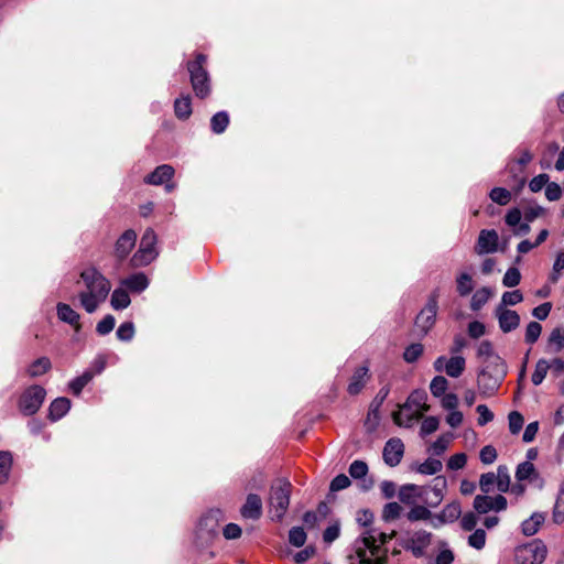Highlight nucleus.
<instances>
[{
  "label": "nucleus",
  "instance_id": "nucleus-1",
  "mask_svg": "<svg viewBox=\"0 0 564 564\" xmlns=\"http://www.w3.org/2000/svg\"><path fill=\"white\" fill-rule=\"evenodd\" d=\"M79 276L86 290L78 294V299L85 311L91 314L100 303L106 301L111 290V283L95 267L83 270Z\"/></svg>",
  "mask_w": 564,
  "mask_h": 564
},
{
  "label": "nucleus",
  "instance_id": "nucleus-2",
  "mask_svg": "<svg viewBox=\"0 0 564 564\" xmlns=\"http://www.w3.org/2000/svg\"><path fill=\"white\" fill-rule=\"evenodd\" d=\"M508 371L507 364L501 357H495L494 362L484 364L477 375V387L480 394L491 397L500 387Z\"/></svg>",
  "mask_w": 564,
  "mask_h": 564
},
{
  "label": "nucleus",
  "instance_id": "nucleus-3",
  "mask_svg": "<svg viewBox=\"0 0 564 564\" xmlns=\"http://www.w3.org/2000/svg\"><path fill=\"white\" fill-rule=\"evenodd\" d=\"M205 63L206 56L200 53L196 55L194 61L187 63L192 88L196 97L200 99H205L210 94V79L208 72L204 67Z\"/></svg>",
  "mask_w": 564,
  "mask_h": 564
},
{
  "label": "nucleus",
  "instance_id": "nucleus-4",
  "mask_svg": "<svg viewBox=\"0 0 564 564\" xmlns=\"http://www.w3.org/2000/svg\"><path fill=\"white\" fill-rule=\"evenodd\" d=\"M292 484L285 478L275 479L270 487L269 505L278 521H281L289 508Z\"/></svg>",
  "mask_w": 564,
  "mask_h": 564
},
{
  "label": "nucleus",
  "instance_id": "nucleus-5",
  "mask_svg": "<svg viewBox=\"0 0 564 564\" xmlns=\"http://www.w3.org/2000/svg\"><path fill=\"white\" fill-rule=\"evenodd\" d=\"M547 555L546 545L539 539L520 545L514 551L516 564H542Z\"/></svg>",
  "mask_w": 564,
  "mask_h": 564
},
{
  "label": "nucleus",
  "instance_id": "nucleus-6",
  "mask_svg": "<svg viewBox=\"0 0 564 564\" xmlns=\"http://www.w3.org/2000/svg\"><path fill=\"white\" fill-rule=\"evenodd\" d=\"M156 235L154 230L148 228L141 238L139 250L133 254V257L130 260L131 265L134 268L143 267L153 261L158 256V252L154 249Z\"/></svg>",
  "mask_w": 564,
  "mask_h": 564
},
{
  "label": "nucleus",
  "instance_id": "nucleus-7",
  "mask_svg": "<svg viewBox=\"0 0 564 564\" xmlns=\"http://www.w3.org/2000/svg\"><path fill=\"white\" fill-rule=\"evenodd\" d=\"M437 299L436 295H432L426 305L421 310V312L416 315L414 321V334L419 337H424L431 330V328L435 324L436 314H437Z\"/></svg>",
  "mask_w": 564,
  "mask_h": 564
},
{
  "label": "nucleus",
  "instance_id": "nucleus-8",
  "mask_svg": "<svg viewBox=\"0 0 564 564\" xmlns=\"http://www.w3.org/2000/svg\"><path fill=\"white\" fill-rule=\"evenodd\" d=\"M224 519L220 509H210L202 516L197 527V536L205 542L218 535L219 523Z\"/></svg>",
  "mask_w": 564,
  "mask_h": 564
},
{
  "label": "nucleus",
  "instance_id": "nucleus-9",
  "mask_svg": "<svg viewBox=\"0 0 564 564\" xmlns=\"http://www.w3.org/2000/svg\"><path fill=\"white\" fill-rule=\"evenodd\" d=\"M46 391L41 386L29 387L20 397L19 409L26 415L35 414L44 402Z\"/></svg>",
  "mask_w": 564,
  "mask_h": 564
},
{
  "label": "nucleus",
  "instance_id": "nucleus-10",
  "mask_svg": "<svg viewBox=\"0 0 564 564\" xmlns=\"http://www.w3.org/2000/svg\"><path fill=\"white\" fill-rule=\"evenodd\" d=\"M389 393H390V387L389 386H384V387H382L379 390L377 395L371 401V403L369 405L368 414H367V417H366V421H365V425H366L368 431L372 432L379 425V422H380V415H379L380 408H381L382 403L384 402V400L387 399V397L389 395Z\"/></svg>",
  "mask_w": 564,
  "mask_h": 564
},
{
  "label": "nucleus",
  "instance_id": "nucleus-11",
  "mask_svg": "<svg viewBox=\"0 0 564 564\" xmlns=\"http://www.w3.org/2000/svg\"><path fill=\"white\" fill-rule=\"evenodd\" d=\"M404 454V445L400 438H390L382 452L384 463L390 467H395L400 464Z\"/></svg>",
  "mask_w": 564,
  "mask_h": 564
},
{
  "label": "nucleus",
  "instance_id": "nucleus-12",
  "mask_svg": "<svg viewBox=\"0 0 564 564\" xmlns=\"http://www.w3.org/2000/svg\"><path fill=\"white\" fill-rule=\"evenodd\" d=\"M425 494H427V486L406 484L400 487L398 497L402 503L413 506L416 505V500L423 502Z\"/></svg>",
  "mask_w": 564,
  "mask_h": 564
},
{
  "label": "nucleus",
  "instance_id": "nucleus-13",
  "mask_svg": "<svg viewBox=\"0 0 564 564\" xmlns=\"http://www.w3.org/2000/svg\"><path fill=\"white\" fill-rule=\"evenodd\" d=\"M498 240L499 237L496 230L482 229L477 239L476 252L478 254L496 252L498 248Z\"/></svg>",
  "mask_w": 564,
  "mask_h": 564
},
{
  "label": "nucleus",
  "instance_id": "nucleus-14",
  "mask_svg": "<svg viewBox=\"0 0 564 564\" xmlns=\"http://www.w3.org/2000/svg\"><path fill=\"white\" fill-rule=\"evenodd\" d=\"M495 313L499 322V327L503 333H510L519 327L520 315L516 311L497 306Z\"/></svg>",
  "mask_w": 564,
  "mask_h": 564
},
{
  "label": "nucleus",
  "instance_id": "nucleus-15",
  "mask_svg": "<svg viewBox=\"0 0 564 564\" xmlns=\"http://www.w3.org/2000/svg\"><path fill=\"white\" fill-rule=\"evenodd\" d=\"M240 514L245 519L259 520L262 516V500L260 496L249 494L240 509Z\"/></svg>",
  "mask_w": 564,
  "mask_h": 564
},
{
  "label": "nucleus",
  "instance_id": "nucleus-16",
  "mask_svg": "<svg viewBox=\"0 0 564 564\" xmlns=\"http://www.w3.org/2000/svg\"><path fill=\"white\" fill-rule=\"evenodd\" d=\"M137 240V234L132 229L126 230L117 240L115 247L116 257L122 261L133 249Z\"/></svg>",
  "mask_w": 564,
  "mask_h": 564
},
{
  "label": "nucleus",
  "instance_id": "nucleus-17",
  "mask_svg": "<svg viewBox=\"0 0 564 564\" xmlns=\"http://www.w3.org/2000/svg\"><path fill=\"white\" fill-rule=\"evenodd\" d=\"M369 379L370 375L368 366H361L357 368L349 380L347 392L350 395L359 394L367 384Z\"/></svg>",
  "mask_w": 564,
  "mask_h": 564
},
{
  "label": "nucleus",
  "instance_id": "nucleus-18",
  "mask_svg": "<svg viewBox=\"0 0 564 564\" xmlns=\"http://www.w3.org/2000/svg\"><path fill=\"white\" fill-rule=\"evenodd\" d=\"M173 166L169 164L159 165L152 173L144 177V183L151 185H162L169 182L174 175Z\"/></svg>",
  "mask_w": 564,
  "mask_h": 564
},
{
  "label": "nucleus",
  "instance_id": "nucleus-19",
  "mask_svg": "<svg viewBox=\"0 0 564 564\" xmlns=\"http://www.w3.org/2000/svg\"><path fill=\"white\" fill-rule=\"evenodd\" d=\"M56 311H57V316L62 322L67 323L70 326H73L76 332L80 330V328H82V326L79 324L80 316L68 304L58 303L56 305Z\"/></svg>",
  "mask_w": 564,
  "mask_h": 564
},
{
  "label": "nucleus",
  "instance_id": "nucleus-20",
  "mask_svg": "<svg viewBox=\"0 0 564 564\" xmlns=\"http://www.w3.org/2000/svg\"><path fill=\"white\" fill-rule=\"evenodd\" d=\"M432 534L427 531L421 530L414 533V536L411 540L412 545H406V549H410L415 556H422L423 550L430 545Z\"/></svg>",
  "mask_w": 564,
  "mask_h": 564
},
{
  "label": "nucleus",
  "instance_id": "nucleus-21",
  "mask_svg": "<svg viewBox=\"0 0 564 564\" xmlns=\"http://www.w3.org/2000/svg\"><path fill=\"white\" fill-rule=\"evenodd\" d=\"M70 409V401L67 398H56L50 405L48 419L51 421H57L62 419Z\"/></svg>",
  "mask_w": 564,
  "mask_h": 564
},
{
  "label": "nucleus",
  "instance_id": "nucleus-22",
  "mask_svg": "<svg viewBox=\"0 0 564 564\" xmlns=\"http://www.w3.org/2000/svg\"><path fill=\"white\" fill-rule=\"evenodd\" d=\"M545 521V513L534 512L529 519L521 523V531L525 536L534 535Z\"/></svg>",
  "mask_w": 564,
  "mask_h": 564
},
{
  "label": "nucleus",
  "instance_id": "nucleus-23",
  "mask_svg": "<svg viewBox=\"0 0 564 564\" xmlns=\"http://www.w3.org/2000/svg\"><path fill=\"white\" fill-rule=\"evenodd\" d=\"M430 410V405L424 402V405L417 408L416 412H411L405 414V423L402 421L401 412H394L392 417L397 425L399 426H411L414 421H419L422 419L423 413Z\"/></svg>",
  "mask_w": 564,
  "mask_h": 564
},
{
  "label": "nucleus",
  "instance_id": "nucleus-24",
  "mask_svg": "<svg viewBox=\"0 0 564 564\" xmlns=\"http://www.w3.org/2000/svg\"><path fill=\"white\" fill-rule=\"evenodd\" d=\"M462 514L460 505L458 501H453L444 507L442 512L436 517L441 524L446 522L456 521Z\"/></svg>",
  "mask_w": 564,
  "mask_h": 564
},
{
  "label": "nucleus",
  "instance_id": "nucleus-25",
  "mask_svg": "<svg viewBox=\"0 0 564 564\" xmlns=\"http://www.w3.org/2000/svg\"><path fill=\"white\" fill-rule=\"evenodd\" d=\"M129 291L141 292L148 288L149 281L144 273H134L121 281Z\"/></svg>",
  "mask_w": 564,
  "mask_h": 564
},
{
  "label": "nucleus",
  "instance_id": "nucleus-26",
  "mask_svg": "<svg viewBox=\"0 0 564 564\" xmlns=\"http://www.w3.org/2000/svg\"><path fill=\"white\" fill-rule=\"evenodd\" d=\"M465 358L462 356H453L446 361L445 372L452 378H458L465 370Z\"/></svg>",
  "mask_w": 564,
  "mask_h": 564
},
{
  "label": "nucleus",
  "instance_id": "nucleus-27",
  "mask_svg": "<svg viewBox=\"0 0 564 564\" xmlns=\"http://www.w3.org/2000/svg\"><path fill=\"white\" fill-rule=\"evenodd\" d=\"M174 112L175 116L181 120L189 118V116L192 115V102L189 95L182 96L181 98L175 99Z\"/></svg>",
  "mask_w": 564,
  "mask_h": 564
},
{
  "label": "nucleus",
  "instance_id": "nucleus-28",
  "mask_svg": "<svg viewBox=\"0 0 564 564\" xmlns=\"http://www.w3.org/2000/svg\"><path fill=\"white\" fill-rule=\"evenodd\" d=\"M427 400V393L424 390H414L408 398L406 402L401 405V414L403 412H409L413 406L419 408L424 405V402Z\"/></svg>",
  "mask_w": 564,
  "mask_h": 564
},
{
  "label": "nucleus",
  "instance_id": "nucleus-29",
  "mask_svg": "<svg viewBox=\"0 0 564 564\" xmlns=\"http://www.w3.org/2000/svg\"><path fill=\"white\" fill-rule=\"evenodd\" d=\"M547 349L551 352H558L564 349V328H554L547 339Z\"/></svg>",
  "mask_w": 564,
  "mask_h": 564
},
{
  "label": "nucleus",
  "instance_id": "nucleus-30",
  "mask_svg": "<svg viewBox=\"0 0 564 564\" xmlns=\"http://www.w3.org/2000/svg\"><path fill=\"white\" fill-rule=\"evenodd\" d=\"M131 303L128 291L121 288L116 289L111 294L110 304L113 310L127 308Z\"/></svg>",
  "mask_w": 564,
  "mask_h": 564
},
{
  "label": "nucleus",
  "instance_id": "nucleus-31",
  "mask_svg": "<svg viewBox=\"0 0 564 564\" xmlns=\"http://www.w3.org/2000/svg\"><path fill=\"white\" fill-rule=\"evenodd\" d=\"M443 464L440 459L429 458L424 463L413 466L412 469L416 470L422 475H435L441 471Z\"/></svg>",
  "mask_w": 564,
  "mask_h": 564
},
{
  "label": "nucleus",
  "instance_id": "nucleus-32",
  "mask_svg": "<svg viewBox=\"0 0 564 564\" xmlns=\"http://www.w3.org/2000/svg\"><path fill=\"white\" fill-rule=\"evenodd\" d=\"M52 368L51 360L47 357H41L34 360L29 369L28 375L32 378L46 373Z\"/></svg>",
  "mask_w": 564,
  "mask_h": 564
},
{
  "label": "nucleus",
  "instance_id": "nucleus-33",
  "mask_svg": "<svg viewBox=\"0 0 564 564\" xmlns=\"http://www.w3.org/2000/svg\"><path fill=\"white\" fill-rule=\"evenodd\" d=\"M12 463V454L8 451H0V485L8 481Z\"/></svg>",
  "mask_w": 564,
  "mask_h": 564
},
{
  "label": "nucleus",
  "instance_id": "nucleus-34",
  "mask_svg": "<svg viewBox=\"0 0 564 564\" xmlns=\"http://www.w3.org/2000/svg\"><path fill=\"white\" fill-rule=\"evenodd\" d=\"M491 295V290L487 286L477 290L471 297L470 308L473 311H479L488 302Z\"/></svg>",
  "mask_w": 564,
  "mask_h": 564
},
{
  "label": "nucleus",
  "instance_id": "nucleus-35",
  "mask_svg": "<svg viewBox=\"0 0 564 564\" xmlns=\"http://www.w3.org/2000/svg\"><path fill=\"white\" fill-rule=\"evenodd\" d=\"M552 520L556 524L564 522V484L561 485L560 491L553 508Z\"/></svg>",
  "mask_w": 564,
  "mask_h": 564
},
{
  "label": "nucleus",
  "instance_id": "nucleus-36",
  "mask_svg": "<svg viewBox=\"0 0 564 564\" xmlns=\"http://www.w3.org/2000/svg\"><path fill=\"white\" fill-rule=\"evenodd\" d=\"M229 124V116L226 111L215 113L210 119V128L214 133H223Z\"/></svg>",
  "mask_w": 564,
  "mask_h": 564
},
{
  "label": "nucleus",
  "instance_id": "nucleus-37",
  "mask_svg": "<svg viewBox=\"0 0 564 564\" xmlns=\"http://www.w3.org/2000/svg\"><path fill=\"white\" fill-rule=\"evenodd\" d=\"M496 484L500 492H507L510 487L509 469L506 465H500L497 468Z\"/></svg>",
  "mask_w": 564,
  "mask_h": 564
},
{
  "label": "nucleus",
  "instance_id": "nucleus-38",
  "mask_svg": "<svg viewBox=\"0 0 564 564\" xmlns=\"http://www.w3.org/2000/svg\"><path fill=\"white\" fill-rule=\"evenodd\" d=\"M477 356L478 358L482 359L484 364L494 362L495 357H500L499 355L495 354L494 346L489 340H482L479 344L477 349Z\"/></svg>",
  "mask_w": 564,
  "mask_h": 564
},
{
  "label": "nucleus",
  "instance_id": "nucleus-39",
  "mask_svg": "<svg viewBox=\"0 0 564 564\" xmlns=\"http://www.w3.org/2000/svg\"><path fill=\"white\" fill-rule=\"evenodd\" d=\"M432 513L427 509V507L423 505H413L411 510L408 512L406 518L411 522L420 521V520H429Z\"/></svg>",
  "mask_w": 564,
  "mask_h": 564
},
{
  "label": "nucleus",
  "instance_id": "nucleus-40",
  "mask_svg": "<svg viewBox=\"0 0 564 564\" xmlns=\"http://www.w3.org/2000/svg\"><path fill=\"white\" fill-rule=\"evenodd\" d=\"M93 378L94 373L91 371H85L82 376L69 382V389L75 395H79L85 386L88 384Z\"/></svg>",
  "mask_w": 564,
  "mask_h": 564
},
{
  "label": "nucleus",
  "instance_id": "nucleus-41",
  "mask_svg": "<svg viewBox=\"0 0 564 564\" xmlns=\"http://www.w3.org/2000/svg\"><path fill=\"white\" fill-rule=\"evenodd\" d=\"M550 369V362L545 359H540L536 365L534 372L532 373L531 381L534 386H539L543 382L546 377L547 370Z\"/></svg>",
  "mask_w": 564,
  "mask_h": 564
},
{
  "label": "nucleus",
  "instance_id": "nucleus-42",
  "mask_svg": "<svg viewBox=\"0 0 564 564\" xmlns=\"http://www.w3.org/2000/svg\"><path fill=\"white\" fill-rule=\"evenodd\" d=\"M307 534L302 527H293L289 531V542L295 547H301L305 544Z\"/></svg>",
  "mask_w": 564,
  "mask_h": 564
},
{
  "label": "nucleus",
  "instance_id": "nucleus-43",
  "mask_svg": "<svg viewBox=\"0 0 564 564\" xmlns=\"http://www.w3.org/2000/svg\"><path fill=\"white\" fill-rule=\"evenodd\" d=\"M447 387H448L447 379L443 376H436L431 381L430 390L434 397L440 398L445 394Z\"/></svg>",
  "mask_w": 564,
  "mask_h": 564
},
{
  "label": "nucleus",
  "instance_id": "nucleus-44",
  "mask_svg": "<svg viewBox=\"0 0 564 564\" xmlns=\"http://www.w3.org/2000/svg\"><path fill=\"white\" fill-rule=\"evenodd\" d=\"M456 283H457V292L460 296L468 295L474 289L473 279H471L470 274H468V273H462L457 278Z\"/></svg>",
  "mask_w": 564,
  "mask_h": 564
},
{
  "label": "nucleus",
  "instance_id": "nucleus-45",
  "mask_svg": "<svg viewBox=\"0 0 564 564\" xmlns=\"http://www.w3.org/2000/svg\"><path fill=\"white\" fill-rule=\"evenodd\" d=\"M423 345L420 343H414L408 346L403 352V359L409 362H415L423 354Z\"/></svg>",
  "mask_w": 564,
  "mask_h": 564
},
{
  "label": "nucleus",
  "instance_id": "nucleus-46",
  "mask_svg": "<svg viewBox=\"0 0 564 564\" xmlns=\"http://www.w3.org/2000/svg\"><path fill=\"white\" fill-rule=\"evenodd\" d=\"M474 509L481 514L494 510L491 497L487 495H477L474 499Z\"/></svg>",
  "mask_w": 564,
  "mask_h": 564
},
{
  "label": "nucleus",
  "instance_id": "nucleus-47",
  "mask_svg": "<svg viewBox=\"0 0 564 564\" xmlns=\"http://www.w3.org/2000/svg\"><path fill=\"white\" fill-rule=\"evenodd\" d=\"M533 475H535V467L531 462L527 460L518 465L516 470V478L519 481L528 480Z\"/></svg>",
  "mask_w": 564,
  "mask_h": 564
},
{
  "label": "nucleus",
  "instance_id": "nucleus-48",
  "mask_svg": "<svg viewBox=\"0 0 564 564\" xmlns=\"http://www.w3.org/2000/svg\"><path fill=\"white\" fill-rule=\"evenodd\" d=\"M492 202L503 206L511 199V193L503 187H494L489 194Z\"/></svg>",
  "mask_w": 564,
  "mask_h": 564
},
{
  "label": "nucleus",
  "instance_id": "nucleus-49",
  "mask_svg": "<svg viewBox=\"0 0 564 564\" xmlns=\"http://www.w3.org/2000/svg\"><path fill=\"white\" fill-rule=\"evenodd\" d=\"M402 507L398 502H389L383 507L382 519L386 522L395 520L400 517Z\"/></svg>",
  "mask_w": 564,
  "mask_h": 564
},
{
  "label": "nucleus",
  "instance_id": "nucleus-50",
  "mask_svg": "<svg viewBox=\"0 0 564 564\" xmlns=\"http://www.w3.org/2000/svg\"><path fill=\"white\" fill-rule=\"evenodd\" d=\"M542 333V326L538 322H530L525 329L524 340L527 344H534Z\"/></svg>",
  "mask_w": 564,
  "mask_h": 564
},
{
  "label": "nucleus",
  "instance_id": "nucleus-51",
  "mask_svg": "<svg viewBox=\"0 0 564 564\" xmlns=\"http://www.w3.org/2000/svg\"><path fill=\"white\" fill-rule=\"evenodd\" d=\"M521 281V273L519 269L512 267L507 270L502 278V284L506 288H514L517 286Z\"/></svg>",
  "mask_w": 564,
  "mask_h": 564
},
{
  "label": "nucleus",
  "instance_id": "nucleus-52",
  "mask_svg": "<svg viewBox=\"0 0 564 564\" xmlns=\"http://www.w3.org/2000/svg\"><path fill=\"white\" fill-rule=\"evenodd\" d=\"M117 338L122 341H130L134 336V325L132 322L122 323L117 332Z\"/></svg>",
  "mask_w": 564,
  "mask_h": 564
},
{
  "label": "nucleus",
  "instance_id": "nucleus-53",
  "mask_svg": "<svg viewBox=\"0 0 564 564\" xmlns=\"http://www.w3.org/2000/svg\"><path fill=\"white\" fill-rule=\"evenodd\" d=\"M509 420V430L511 434H518L524 423L523 415L518 411H512L508 415Z\"/></svg>",
  "mask_w": 564,
  "mask_h": 564
},
{
  "label": "nucleus",
  "instance_id": "nucleus-54",
  "mask_svg": "<svg viewBox=\"0 0 564 564\" xmlns=\"http://www.w3.org/2000/svg\"><path fill=\"white\" fill-rule=\"evenodd\" d=\"M115 325H116V318L111 314H108L97 324L96 332L99 335L105 336V335L109 334L110 332H112V329L115 328Z\"/></svg>",
  "mask_w": 564,
  "mask_h": 564
},
{
  "label": "nucleus",
  "instance_id": "nucleus-55",
  "mask_svg": "<svg viewBox=\"0 0 564 564\" xmlns=\"http://www.w3.org/2000/svg\"><path fill=\"white\" fill-rule=\"evenodd\" d=\"M348 471L352 478L361 479L368 474V465L364 460H354Z\"/></svg>",
  "mask_w": 564,
  "mask_h": 564
},
{
  "label": "nucleus",
  "instance_id": "nucleus-56",
  "mask_svg": "<svg viewBox=\"0 0 564 564\" xmlns=\"http://www.w3.org/2000/svg\"><path fill=\"white\" fill-rule=\"evenodd\" d=\"M523 301V295L520 290L512 292H505L501 297V303L498 306L506 308L508 305H516Z\"/></svg>",
  "mask_w": 564,
  "mask_h": 564
},
{
  "label": "nucleus",
  "instance_id": "nucleus-57",
  "mask_svg": "<svg viewBox=\"0 0 564 564\" xmlns=\"http://www.w3.org/2000/svg\"><path fill=\"white\" fill-rule=\"evenodd\" d=\"M468 544L476 549L481 550L486 544V532L482 529H477L468 536Z\"/></svg>",
  "mask_w": 564,
  "mask_h": 564
},
{
  "label": "nucleus",
  "instance_id": "nucleus-58",
  "mask_svg": "<svg viewBox=\"0 0 564 564\" xmlns=\"http://www.w3.org/2000/svg\"><path fill=\"white\" fill-rule=\"evenodd\" d=\"M451 435L440 436L430 447V451L435 456H441L448 447Z\"/></svg>",
  "mask_w": 564,
  "mask_h": 564
},
{
  "label": "nucleus",
  "instance_id": "nucleus-59",
  "mask_svg": "<svg viewBox=\"0 0 564 564\" xmlns=\"http://www.w3.org/2000/svg\"><path fill=\"white\" fill-rule=\"evenodd\" d=\"M340 534V523L339 521H336L334 524L327 527L325 531L323 532V540L325 543L330 544L336 539H338Z\"/></svg>",
  "mask_w": 564,
  "mask_h": 564
},
{
  "label": "nucleus",
  "instance_id": "nucleus-60",
  "mask_svg": "<svg viewBox=\"0 0 564 564\" xmlns=\"http://www.w3.org/2000/svg\"><path fill=\"white\" fill-rule=\"evenodd\" d=\"M440 425V421L436 416H427L423 420L421 425V435H427L434 433Z\"/></svg>",
  "mask_w": 564,
  "mask_h": 564
},
{
  "label": "nucleus",
  "instance_id": "nucleus-61",
  "mask_svg": "<svg viewBox=\"0 0 564 564\" xmlns=\"http://www.w3.org/2000/svg\"><path fill=\"white\" fill-rule=\"evenodd\" d=\"M467 463V455L465 453H458L449 457L447 462V468L451 470H458L465 467Z\"/></svg>",
  "mask_w": 564,
  "mask_h": 564
},
{
  "label": "nucleus",
  "instance_id": "nucleus-62",
  "mask_svg": "<svg viewBox=\"0 0 564 564\" xmlns=\"http://www.w3.org/2000/svg\"><path fill=\"white\" fill-rule=\"evenodd\" d=\"M351 481L345 474L337 475L329 485L330 491H339L350 486Z\"/></svg>",
  "mask_w": 564,
  "mask_h": 564
},
{
  "label": "nucleus",
  "instance_id": "nucleus-63",
  "mask_svg": "<svg viewBox=\"0 0 564 564\" xmlns=\"http://www.w3.org/2000/svg\"><path fill=\"white\" fill-rule=\"evenodd\" d=\"M494 484H496V474L486 473L480 476L479 487L484 494H489L492 490Z\"/></svg>",
  "mask_w": 564,
  "mask_h": 564
},
{
  "label": "nucleus",
  "instance_id": "nucleus-64",
  "mask_svg": "<svg viewBox=\"0 0 564 564\" xmlns=\"http://www.w3.org/2000/svg\"><path fill=\"white\" fill-rule=\"evenodd\" d=\"M479 458L482 464L489 465L497 459V451L491 445H486L480 449Z\"/></svg>",
  "mask_w": 564,
  "mask_h": 564
}]
</instances>
